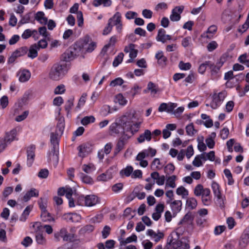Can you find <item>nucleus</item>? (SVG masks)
I'll use <instances>...</instances> for the list:
<instances>
[{"mask_svg":"<svg viewBox=\"0 0 249 249\" xmlns=\"http://www.w3.org/2000/svg\"><path fill=\"white\" fill-rule=\"evenodd\" d=\"M135 110H130L117 118L109 127L108 132L112 136L122 135L131 128V120L134 117Z\"/></svg>","mask_w":249,"mask_h":249,"instance_id":"obj_1","label":"nucleus"},{"mask_svg":"<svg viewBox=\"0 0 249 249\" xmlns=\"http://www.w3.org/2000/svg\"><path fill=\"white\" fill-rule=\"evenodd\" d=\"M68 69L66 64H54L49 71V78L53 81H58L65 76Z\"/></svg>","mask_w":249,"mask_h":249,"instance_id":"obj_2","label":"nucleus"},{"mask_svg":"<svg viewBox=\"0 0 249 249\" xmlns=\"http://www.w3.org/2000/svg\"><path fill=\"white\" fill-rule=\"evenodd\" d=\"M99 202V198L93 195L79 196L77 198V203L80 205H85L87 207H91L95 205Z\"/></svg>","mask_w":249,"mask_h":249,"instance_id":"obj_3","label":"nucleus"},{"mask_svg":"<svg viewBox=\"0 0 249 249\" xmlns=\"http://www.w3.org/2000/svg\"><path fill=\"white\" fill-rule=\"evenodd\" d=\"M227 96L225 91H222L219 93L214 92L212 96V100L210 106L213 109L217 108L224 100Z\"/></svg>","mask_w":249,"mask_h":249,"instance_id":"obj_4","label":"nucleus"},{"mask_svg":"<svg viewBox=\"0 0 249 249\" xmlns=\"http://www.w3.org/2000/svg\"><path fill=\"white\" fill-rule=\"evenodd\" d=\"M122 16L119 12H116L114 15L109 18L108 21L116 27L118 33H121L123 29Z\"/></svg>","mask_w":249,"mask_h":249,"instance_id":"obj_5","label":"nucleus"},{"mask_svg":"<svg viewBox=\"0 0 249 249\" xmlns=\"http://www.w3.org/2000/svg\"><path fill=\"white\" fill-rule=\"evenodd\" d=\"M74 191L71 188L65 187L62 188L58 190V194L60 196L65 195L66 197L69 200V205L70 207H74V203L73 198H71L72 195L73 194Z\"/></svg>","mask_w":249,"mask_h":249,"instance_id":"obj_6","label":"nucleus"},{"mask_svg":"<svg viewBox=\"0 0 249 249\" xmlns=\"http://www.w3.org/2000/svg\"><path fill=\"white\" fill-rule=\"evenodd\" d=\"M124 51L126 53H129L130 58L127 60V63H131L133 59L136 57L138 54V50L136 49L135 45L133 44H130L126 46Z\"/></svg>","mask_w":249,"mask_h":249,"instance_id":"obj_7","label":"nucleus"},{"mask_svg":"<svg viewBox=\"0 0 249 249\" xmlns=\"http://www.w3.org/2000/svg\"><path fill=\"white\" fill-rule=\"evenodd\" d=\"M184 6H179L175 7L172 11L170 19L172 21H178L181 18L180 14L182 13Z\"/></svg>","mask_w":249,"mask_h":249,"instance_id":"obj_8","label":"nucleus"},{"mask_svg":"<svg viewBox=\"0 0 249 249\" xmlns=\"http://www.w3.org/2000/svg\"><path fill=\"white\" fill-rule=\"evenodd\" d=\"M211 191L208 188H204L203 186L200 184H197L194 189V194L195 196H210Z\"/></svg>","mask_w":249,"mask_h":249,"instance_id":"obj_9","label":"nucleus"},{"mask_svg":"<svg viewBox=\"0 0 249 249\" xmlns=\"http://www.w3.org/2000/svg\"><path fill=\"white\" fill-rule=\"evenodd\" d=\"M78 155L82 158L85 157L92 151L91 145L89 143H84L78 146Z\"/></svg>","mask_w":249,"mask_h":249,"instance_id":"obj_10","label":"nucleus"},{"mask_svg":"<svg viewBox=\"0 0 249 249\" xmlns=\"http://www.w3.org/2000/svg\"><path fill=\"white\" fill-rule=\"evenodd\" d=\"M26 53V49L23 48H20L14 51L11 55L9 57L8 63H13L16 59L20 56L24 55Z\"/></svg>","mask_w":249,"mask_h":249,"instance_id":"obj_11","label":"nucleus"},{"mask_svg":"<svg viewBox=\"0 0 249 249\" xmlns=\"http://www.w3.org/2000/svg\"><path fill=\"white\" fill-rule=\"evenodd\" d=\"M35 146L32 145L27 147V164L29 166H31L33 163L35 157Z\"/></svg>","mask_w":249,"mask_h":249,"instance_id":"obj_12","label":"nucleus"},{"mask_svg":"<svg viewBox=\"0 0 249 249\" xmlns=\"http://www.w3.org/2000/svg\"><path fill=\"white\" fill-rule=\"evenodd\" d=\"M159 91L158 85L152 82H149L147 84L146 89L143 90V92L145 93H150L152 96H155Z\"/></svg>","mask_w":249,"mask_h":249,"instance_id":"obj_13","label":"nucleus"},{"mask_svg":"<svg viewBox=\"0 0 249 249\" xmlns=\"http://www.w3.org/2000/svg\"><path fill=\"white\" fill-rule=\"evenodd\" d=\"M249 243V228L246 229L241 236L239 241V246L242 248H245Z\"/></svg>","mask_w":249,"mask_h":249,"instance_id":"obj_14","label":"nucleus"},{"mask_svg":"<svg viewBox=\"0 0 249 249\" xmlns=\"http://www.w3.org/2000/svg\"><path fill=\"white\" fill-rule=\"evenodd\" d=\"M165 31L163 29H160L158 33V35L156 37V40L158 41L164 43L167 40H170L171 39V37L170 35H166Z\"/></svg>","mask_w":249,"mask_h":249,"instance_id":"obj_15","label":"nucleus"},{"mask_svg":"<svg viewBox=\"0 0 249 249\" xmlns=\"http://www.w3.org/2000/svg\"><path fill=\"white\" fill-rule=\"evenodd\" d=\"M146 234L149 236L151 238L154 240V241L156 242H159L164 236V235L162 232H156L151 229H149L147 230Z\"/></svg>","mask_w":249,"mask_h":249,"instance_id":"obj_16","label":"nucleus"},{"mask_svg":"<svg viewBox=\"0 0 249 249\" xmlns=\"http://www.w3.org/2000/svg\"><path fill=\"white\" fill-rule=\"evenodd\" d=\"M18 79L21 82H25L29 80L31 77L30 72L27 70L20 71L18 73Z\"/></svg>","mask_w":249,"mask_h":249,"instance_id":"obj_17","label":"nucleus"},{"mask_svg":"<svg viewBox=\"0 0 249 249\" xmlns=\"http://www.w3.org/2000/svg\"><path fill=\"white\" fill-rule=\"evenodd\" d=\"M152 138V134L149 130L146 129L144 133L141 134L137 138V141L139 143L143 142L146 141L149 142Z\"/></svg>","mask_w":249,"mask_h":249,"instance_id":"obj_18","label":"nucleus"},{"mask_svg":"<svg viewBox=\"0 0 249 249\" xmlns=\"http://www.w3.org/2000/svg\"><path fill=\"white\" fill-rule=\"evenodd\" d=\"M112 146L113 145L111 142L107 143L105 145L104 149L98 152V157L99 159L102 160L104 158V154H106V155L108 154L111 150Z\"/></svg>","mask_w":249,"mask_h":249,"instance_id":"obj_19","label":"nucleus"},{"mask_svg":"<svg viewBox=\"0 0 249 249\" xmlns=\"http://www.w3.org/2000/svg\"><path fill=\"white\" fill-rule=\"evenodd\" d=\"M175 235L171 234L169 240V244L174 249H178L182 245V241L178 240Z\"/></svg>","mask_w":249,"mask_h":249,"instance_id":"obj_20","label":"nucleus"},{"mask_svg":"<svg viewBox=\"0 0 249 249\" xmlns=\"http://www.w3.org/2000/svg\"><path fill=\"white\" fill-rule=\"evenodd\" d=\"M49 161H52L54 164L56 165L58 162V149L53 148L52 152L49 153L48 156Z\"/></svg>","mask_w":249,"mask_h":249,"instance_id":"obj_21","label":"nucleus"},{"mask_svg":"<svg viewBox=\"0 0 249 249\" xmlns=\"http://www.w3.org/2000/svg\"><path fill=\"white\" fill-rule=\"evenodd\" d=\"M60 237L65 241H71L74 238V234L68 232L65 229L60 230Z\"/></svg>","mask_w":249,"mask_h":249,"instance_id":"obj_22","label":"nucleus"},{"mask_svg":"<svg viewBox=\"0 0 249 249\" xmlns=\"http://www.w3.org/2000/svg\"><path fill=\"white\" fill-rule=\"evenodd\" d=\"M156 58L158 60V63L161 67H164L166 65L167 58L163 55L162 51L158 52L156 54Z\"/></svg>","mask_w":249,"mask_h":249,"instance_id":"obj_23","label":"nucleus"},{"mask_svg":"<svg viewBox=\"0 0 249 249\" xmlns=\"http://www.w3.org/2000/svg\"><path fill=\"white\" fill-rule=\"evenodd\" d=\"M35 19L43 25L46 24L48 21V19L45 16V14L43 12H37L35 16Z\"/></svg>","mask_w":249,"mask_h":249,"instance_id":"obj_24","label":"nucleus"},{"mask_svg":"<svg viewBox=\"0 0 249 249\" xmlns=\"http://www.w3.org/2000/svg\"><path fill=\"white\" fill-rule=\"evenodd\" d=\"M38 50V47L36 44L31 45L29 48L28 56L32 59L36 57L37 56V51Z\"/></svg>","mask_w":249,"mask_h":249,"instance_id":"obj_25","label":"nucleus"},{"mask_svg":"<svg viewBox=\"0 0 249 249\" xmlns=\"http://www.w3.org/2000/svg\"><path fill=\"white\" fill-rule=\"evenodd\" d=\"M197 205V200L194 197H190L187 198L186 203V206L187 208L190 210L195 209Z\"/></svg>","mask_w":249,"mask_h":249,"instance_id":"obj_26","label":"nucleus"},{"mask_svg":"<svg viewBox=\"0 0 249 249\" xmlns=\"http://www.w3.org/2000/svg\"><path fill=\"white\" fill-rule=\"evenodd\" d=\"M38 191L36 189H32L27 192L23 196V199L25 201H28L31 197L38 196Z\"/></svg>","mask_w":249,"mask_h":249,"instance_id":"obj_27","label":"nucleus"},{"mask_svg":"<svg viewBox=\"0 0 249 249\" xmlns=\"http://www.w3.org/2000/svg\"><path fill=\"white\" fill-rule=\"evenodd\" d=\"M16 135L17 130L15 129H13L9 133L6 134L5 139H4L7 143H10L15 139Z\"/></svg>","mask_w":249,"mask_h":249,"instance_id":"obj_28","label":"nucleus"},{"mask_svg":"<svg viewBox=\"0 0 249 249\" xmlns=\"http://www.w3.org/2000/svg\"><path fill=\"white\" fill-rule=\"evenodd\" d=\"M215 197V202L217 206L221 208H223L225 206V197L221 194L214 196Z\"/></svg>","mask_w":249,"mask_h":249,"instance_id":"obj_29","label":"nucleus"},{"mask_svg":"<svg viewBox=\"0 0 249 249\" xmlns=\"http://www.w3.org/2000/svg\"><path fill=\"white\" fill-rule=\"evenodd\" d=\"M223 64V62H222L221 60L216 63V65L212 63L210 61V65H209V68L211 70V71L212 74L216 73L219 70L220 68L222 67Z\"/></svg>","mask_w":249,"mask_h":249,"instance_id":"obj_30","label":"nucleus"},{"mask_svg":"<svg viewBox=\"0 0 249 249\" xmlns=\"http://www.w3.org/2000/svg\"><path fill=\"white\" fill-rule=\"evenodd\" d=\"M136 113L135 111L134 117L132 119V126L131 128L130 129L129 131H131L132 132H136L138 131V129L140 126V125L142 123V122H139L134 123V120L136 119Z\"/></svg>","mask_w":249,"mask_h":249,"instance_id":"obj_31","label":"nucleus"},{"mask_svg":"<svg viewBox=\"0 0 249 249\" xmlns=\"http://www.w3.org/2000/svg\"><path fill=\"white\" fill-rule=\"evenodd\" d=\"M194 219V216L191 212L187 213L179 222V224L191 223Z\"/></svg>","mask_w":249,"mask_h":249,"instance_id":"obj_32","label":"nucleus"},{"mask_svg":"<svg viewBox=\"0 0 249 249\" xmlns=\"http://www.w3.org/2000/svg\"><path fill=\"white\" fill-rule=\"evenodd\" d=\"M112 1L111 0H94L93 5L95 7H98L101 4H103L104 6H109L111 5Z\"/></svg>","mask_w":249,"mask_h":249,"instance_id":"obj_33","label":"nucleus"},{"mask_svg":"<svg viewBox=\"0 0 249 249\" xmlns=\"http://www.w3.org/2000/svg\"><path fill=\"white\" fill-rule=\"evenodd\" d=\"M58 136L56 133H52L51 134V142L53 145V148L58 149Z\"/></svg>","mask_w":249,"mask_h":249,"instance_id":"obj_34","label":"nucleus"},{"mask_svg":"<svg viewBox=\"0 0 249 249\" xmlns=\"http://www.w3.org/2000/svg\"><path fill=\"white\" fill-rule=\"evenodd\" d=\"M176 179V176L173 175L169 177L166 180V187H170L173 188H175L176 183L175 180Z\"/></svg>","mask_w":249,"mask_h":249,"instance_id":"obj_35","label":"nucleus"},{"mask_svg":"<svg viewBox=\"0 0 249 249\" xmlns=\"http://www.w3.org/2000/svg\"><path fill=\"white\" fill-rule=\"evenodd\" d=\"M38 32L39 34L45 38L47 39L48 40H51V36L49 33H48L47 31V29L46 27L43 26L39 28Z\"/></svg>","mask_w":249,"mask_h":249,"instance_id":"obj_36","label":"nucleus"},{"mask_svg":"<svg viewBox=\"0 0 249 249\" xmlns=\"http://www.w3.org/2000/svg\"><path fill=\"white\" fill-rule=\"evenodd\" d=\"M95 118L93 116H85L81 120V124L84 125H87L90 123H94Z\"/></svg>","mask_w":249,"mask_h":249,"instance_id":"obj_37","label":"nucleus"},{"mask_svg":"<svg viewBox=\"0 0 249 249\" xmlns=\"http://www.w3.org/2000/svg\"><path fill=\"white\" fill-rule=\"evenodd\" d=\"M115 101L121 106H124L127 103V100L124 97L122 94L119 93L115 96Z\"/></svg>","mask_w":249,"mask_h":249,"instance_id":"obj_38","label":"nucleus"},{"mask_svg":"<svg viewBox=\"0 0 249 249\" xmlns=\"http://www.w3.org/2000/svg\"><path fill=\"white\" fill-rule=\"evenodd\" d=\"M137 240V236L135 234H133L131 236L127 237L125 240H122L120 242V245L121 246H124L126 244L131 243L132 242H136Z\"/></svg>","mask_w":249,"mask_h":249,"instance_id":"obj_39","label":"nucleus"},{"mask_svg":"<svg viewBox=\"0 0 249 249\" xmlns=\"http://www.w3.org/2000/svg\"><path fill=\"white\" fill-rule=\"evenodd\" d=\"M210 65V61H206L204 63H201L198 68V72L201 74H203L208 67H209V65Z\"/></svg>","mask_w":249,"mask_h":249,"instance_id":"obj_40","label":"nucleus"},{"mask_svg":"<svg viewBox=\"0 0 249 249\" xmlns=\"http://www.w3.org/2000/svg\"><path fill=\"white\" fill-rule=\"evenodd\" d=\"M117 41V37L116 36H111L109 39L108 43L103 48V51L106 52L109 47L114 46Z\"/></svg>","mask_w":249,"mask_h":249,"instance_id":"obj_41","label":"nucleus"},{"mask_svg":"<svg viewBox=\"0 0 249 249\" xmlns=\"http://www.w3.org/2000/svg\"><path fill=\"white\" fill-rule=\"evenodd\" d=\"M182 202L181 200H175L171 203L172 209L175 212L179 211L181 209Z\"/></svg>","mask_w":249,"mask_h":249,"instance_id":"obj_42","label":"nucleus"},{"mask_svg":"<svg viewBox=\"0 0 249 249\" xmlns=\"http://www.w3.org/2000/svg\"><path fill=\"white\" fill-rule=\"evenodd\" d=\"M36 240L38 244L44 245L46 243V240L42 233L38 232L36 235Z\"/></svg>","mask_w":249,"mask_h":249,"instance_id":"obj_43","label":"nucleus"},{"mask_svg":"<svg viewBox=\"0 0 249 249\" xmlns=\"http://www.w3.org/2000/svg\"><path fill=\"white\" fill-rule=\"evenodd\" d=\"M95 169V167L93 163L84 164L82 166V170L87 173H89Z\"/></svg>","mask_w":249,"mask_h":249,"instance_id":"obj_44","label":"nucleus"},{"mask_svg":"<svg viewBox=\"0 0 249 249\" xmlns=\"http://www.w3.org/2000/svg\"><path fill=\"white\" fill-rule=\"evenodd\" d=\"M111 113L110 107L108 105H104L101 108L100 113L104 116H107Z\"/></svg>","mask_w":249,"mask_h":249,"instance_id":"obj_45","label":"nucleus"},{"mask_svg":"<svg viewBox=\"0 0 249 249\" xmlns=\"http://www.w3.org/2000/svg\"><path fill=\"white\" fill-rule=\"evenodd\" d=\"M176 193L179 196H182L183 198L188 195V191L183 186H180L176 190Z\"/></svg>","mask_w":249,"mask_h":249,"instance_id":"obj_46","label":"nucleus"},{"mask_svg":"<svg viewBox=\"0 0 249 249\" xmlns=\"http://www.w3.org/2000/svg\"><path fill=\"white\" fill-rule=\"evenodd\" d=\"M186 132L189 136H193L196 132V131L194 128V124L191 123L186 126Z\"/></svg>","mask_w":249,"mask_h":249,"instance_id":"obj_47","label":"nucleus"},{"mask_svg":"<svg viewBox=\"0 0 249 249\" xmlns=\"http://www.w3.org/2000/svg\"><path fill=\"white\" fill-rule=\"evenodd\" d=\"M133 170V168L131 166H127L125 168L120 171V174L122 176L124 175L128 177L132 173Z\"/></svg>","mask_w":249,"mask_h":249,"instance_id":"obj_48","label":"nucleus"},{"mask_svg":"<svg viewBox=\"0 0 249 249\" xmlns=\"http://www.w3.org/2000/svg\"><path fill=\"white\" fill-rule=\"evenodd\" d=\"M124 57V53H119L118 55L115 58L113 62V66L114 67L118 66L123 61Z\"/></svg>","mask_w":249,"mask_h":249,"instance_id":"obj_49","label":"nucleus"},{"mask_svg":"<svg viewBox=\"0 0 249 249\" xmlns=\"http://www.w3.org/2000/svg\"><path fill=\"white\" fill-rule=\"evenodd\" d=\"M192 65L190 63H184L182 61L179 62L178 64L179 68L183 71L189 70L191 68Z\"/></svg>","mask_w":249,"mask_h":249,"instance_id":"obj_50","label":"nucleus"},{"mask_svg":"<svg viewBox=\"0 0 249 249\" xmlns=\"http://www.w3.org/2000/svg\"><path fill=\"white\" fill-rule=\"evenodd\" d=\"M123 83V79L121 78L118 77L111 81L110 83L109 86L112 87H114L117 86H121Z\"/></svg>","mask_w":249,"mask_h":249,"instance_id":"obj_51","label":"nucleus"},{"mask_svg":"<svg viewBox=\"0 0 249 249\" xmlns=\"http://www.w3.org/2000/svg\"><path fill=\"white\" fill-rule=\"evenodd\" d=\"M211 186L214 196L221 194L219 186L218 183L213 181L212 183Z\"/></svg>","mask_w":249,"mask_h":249,"instance_id":"obj_52","label":"nucleus"},{"mask_svg":"<svg viewBox=\"0 0 249 249\" xmlns=\"http://www.w3.org/2000/svg\"><path fill=\"white\" fill-rule=\"evenodd\" d=\"M29 112L28 110L24 111L21 115H18L15 118V121L18 122H20L25 120L28 116Z\"/></svg>","mask_w":249,"mask_h":249,"instance_id":"obj_53","label":"nucleus"},{"mask_svg":"<svg viewBox=\"0 0 249 249\" xmlns=\"http://www.w3.org/2000/svg\"><path fill=\"white\" fill-rule=\"evenodd\" d=\"M41 217L42 220L44 221H50L52 219L50 214L48 213L46 210L41 211Z\"/></svg>","mask_w":249,"mask_h":249,"instance_id":"obj_54","label":"nucleus"},{"mask_svg":"<svg viewBox=\"0 0 249 249\" xmlns=\"http://www.w3.org/2000/svg\"><path fill=\"white\" fill-rule=\"evenodd\" d=\"M25 105V100L24 99H22L21 100L18 101L17 103L16 104L15 107H18V108H15V114H18L19 112V110H22V107L23 106Z\"/></svg>","mask_w":249,"mask_h":249,"instance_id":"obj_55","label":"nucleus"},{"mask_svg":"<svg viewBox=\"0 0 249 249\" xmlns=\"http://www.w3.org/2000/svg\"><path fill=\"white\" fill-rule=\"evenodd\" d=\"M69 219L73 222H77L80 220L81 216L77 213H71L68 215Z\"/></svg>","mask_w":249,"mask_h":249,"instance_id":"obj_56","label":"nucleus"},{"mask_svg":"<svg viewBox=\"0 0 249 249\" xmlns=\"http://www.w3.org/2000/svg\"><path fill=\"white\" fill-rule=\"evenodd\" d=\"M49 175V171L47 169H41L38 173V177L41 178H46Z\"/></svg>","mask_w":249,"mask_h":249,"instance_id":"obj_57","label":"nucleus"},{"mask_svg":"<svg viewBox=\"0 0 249 249\" xmlns=\"http://www.w3.org/2000/svg\"><path fill=\"white\" fill-rule=\"evenodd\" d=\"M113 26V25H112V24L108 20L107 25L103 30V34L104 35H107L109 34L112 30Z\"/></svg>","mask_w":249,"mask_h":249,"instance_id":"obj_58","label":"nucleus"},{"mask_svg":"<svg viewBox=\"0 0 249 249\" xmlns=\"http://www.w3.org/2000/svg\"><path fill=\"white\" fill-rule=\"evenodd\" d=\"M34 32L36 33V30L31 31L30 29H26L22 34L21 36L24 39H27L30 37Z\"/></svg>","mask_w":249,"mask_h":249,"instance_id":"obj_59","label":"nucleus"},{"mask_svg":"<svg viewBox=\"0 0 249 249\" xmlns=\"http://www.w3.org/2000/svg\"><path fill=\"white\" fill-rule=\"evenodd\" d=\"M175 170V166L173 164H168L164 168V172L166 174H172Z\"/></svg>","mask_w":249,"mask_h":249,"instance_id":"obj_60","label":"nucleus"},{"mask_svg":"<svg viewBox=\"0 0 249 249\" xmlns=\"http://www.w3.org/2000/svg\"><path fill=\"white\" fill-rule=\"evenodd\" d=\"M73 106V98H71L69 99L65 105V110L69 113L71 109Z\"/></svg>","mask_w":249,"mask_h":249,"instance_id":"obj_61","label":"nucleus"},{"mask_svg":"<svg viewBox=\"0 0 249 249\" xmlns=\"http://www.w3.org/2000/svg\"><path fill=\"white\" fill-rule=\"evenodd\" d=\"M81 178L82 181L85 183L91 184L93 182L92 179L89 176L86 175L84 174H82Z\"/></svg>","mask_w":249,"mask_h":249,"instance_id":"obj_62","label":"nucleus"},{"mask_svg":"<svg viewBox=\"0 0 249 249\" xmlns=\"http://www.w3.org/2000/svg\"><path fill=\"white\" fill-rule=\"evenodd\" d=\"M13 191V188L12 187H7L4 188L2 192V196L4 198L8 196Z\"/></svg>","mask_w":249,"mask_h":249,"instance_id":"obj_63","label":"nucleus"},{"mask_svg":"<svg viewBox=\"0 0 249 249\" xmlns=\"http://www.w3.org/2000/svg\"><path fill=\"white\" fill-rule=\"evenodd\" d=\"M110 228L108 226H105L102 231V237L105 239L109 235L110 232Z\"/></svg>","mask_w":249,"mask_h":249,"instance_id":"obj_64","label":"nucleus"}]
</instances>
